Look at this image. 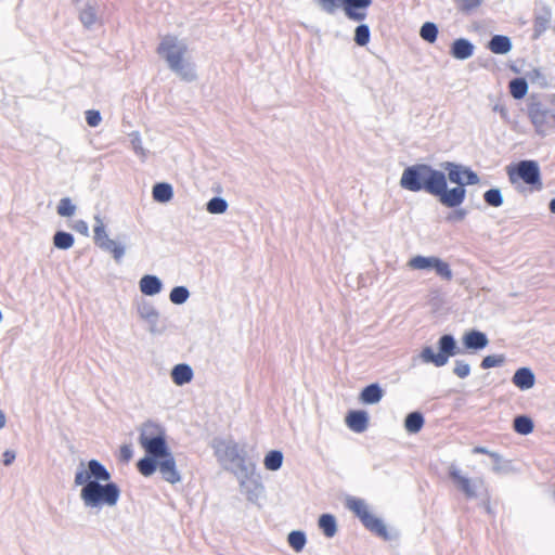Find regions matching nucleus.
Masks as SVG:
<instances>
[{
	"label": "nucleus",
	"instance_id": "f257e3e1",
	"mask_svg": "<svg viewBox=\"0 0 555 555\" xmlns=\"http://www.w3.org/2000/svg\"><path fill=\"white\" fill-rule=\"evenodd\" d=\"M111 473L100 461L92 459L87 464L80 462L74 482L81 486L80 499L86 508L101 509L117 504L120 489L115 482H111Z\"/></svg>",
	"mask_w": 555,
	"mask_h": 555
},
{
	"label": "nucleus",
	"instance_id": "f03ea898",
	"mask_svg": "<svg viewBox=\"0 0 555 555\" xmlns=\"http://www.w3.org/2000/svg\"><path fill=\"white\" fill-rule=\"evenodd\" d=\"M215 456L223 469L232 473L244 488L255 472L256 464L249 459L244 446L233 439H215L211 443Z\"/></svg>",
	"mask_w": 555,
	"mask_h": 555
},
{
	"label": "nucleus",
	"instance_id": "7ed1b4c3",
	"mask_svg": "<svg viewBox=\"0 0 555 555\" xmlns=\"http://www.w3.org/2000/svg\"><path fill=\"white\" fill-rule=\"evenodd\" d=\"M157 53L164 57L168 67L182 80L191 82L197 77L194 65L185 59L188 46L176 36H165L158 48Z\"/></svg>",
	"mask_w": 555,
	"mask_h": 555
},
{
	"label": "nucleus",
	"instance_id": "20e7f679",
	"mask_svg": "<svg viewBox=\"0 0 555 555\" xmlns=\"http://www.w3.org/2000/svg\"><path fill=\"white\" fill-rule=\"evenodd\" d=\"M444 172L428 164H415L406 167L400 178V186L411 192L425 191L435 195Z\"/></svg>",
	"mask_w": 555,
	"mask_h": 555
},
{
	"label": "nucleus",
	"instance_id": "39448f33",
	"mask_svg": "<svg viewBox=\"0 0 555 555\" xmlns=\"http://www.w3.org/2000/svg\"><path fill=\"white\" fill-rule=\"evenodd\" d=\"M373 0H320L319 4L323 12L335 14L341 9L346 17L353 22H362L367 16V9L372 5Z\"/></svg>",
	"mask_w": 555,
	"mask_h": 555
},
{
	"label": "nucleus",
	"instance_id": "423d86ee",
	"mask_svg": "<svg viewBox=\"0 0 555 555\" xmlns=\"http://www.w3.org/2000/svg\"><path fill=\"white\" fill-rule=\"evenodd\" d=\"M438 352H435L431 347H425L420 357L425 363H433L440 367L448 363L450 357L461 353L455 338L451 334L442 335L438 340Z\"/></svg>",
	"mask_w": 555,
	"mask_h": 555
},
{
	"label": "nucleus",
	"instance_id": "0eeeda50",
	"mask_svg": "<svg viewBox=\"0 0 555 555\" xmlns=\"http://www.w3.org/2000/svg\"><path fill=\"white\" fill-rule=\"evenodd\" d=\"M528 116L537 134L545 137L555 129V109L541 101H531L528 105Z\"/></svg>",
	"mask_w": 555,
	"mask_h": 555
},
{
	"label": "nucleus",
	"instance_id": "6e6552de",
	"mask_svg": "<svg viewBox=\"0 0 555 555\" xmlns=\"http://www.w3.org/2000/svg\"><path fill=\"white\" fill-rule=\"evenodd\" d=\"M507 176L512 184L521 180L537 191L543 188L540 167L534 160H520L515 166L507 167Z\"/></svg>",
	"mask_w": 555,
	"mask_h": 555
},
{
	"label": "nucleus",
	"instance_id": "1a4fd4ad",
	"mask_svg": "<svg viewBox=\"0 0 555 555\" xmlns=\"http://www.w3.org/2000/svg\"><path fill=\"white\" fill-rule=\"evenodd\" d=\"M449 476L455 487L465 495L466 499H476L478 490L483 487L482 478H469L463 475L462 470L455 465L449 466Z\"/></svg>",
	"mask_w": 555,
	"mask_h": 555
},
{
	"label": "nucleus",
	"instance_id": "9d476101",
	"mask_svg": "<svg viewBox=\"0 0 555 555\" xmlns=\"http://www.w3.org/2000/svg\"><path fill=\"white\" fill-rule=\"evenodd\" d=\"M94 243L104 251H108L113 255L116 262H120L125 256L126 248L124 245L116 243L111 240L105 231V225L100 217H95L94 225Z\"/></svg>",
	"mask_w": 555,
	"mask_h": 555
},
{
	"label": "nucleus",
	"instance_id": "9b49d317",
	"mask_svg": "<svg viewBox=\"0 0 555 555\" xmlns=\"http://www.w3.org/2000/svg\"><path fill=\"white\" fill-rule=\"evenodd\" d=\"M434 196H437L443 206L456 208L464 202L466 189L461 185L448 189L447 176L444 175Z\"/></svg>",
	"mask_w": 555,
	"mask_h": 555
},
{
	"label": "nucleus",
	"instance_id": "f8f14e48",
	"mask_svg": "<svg viewBox=\"0 0 555 555\" xmlns=\"http://www.w3.org/2000/svg\"><path fill=\"white\" fill-rule=\"evenodd\" d=\"M135 309L140 319L149 324V332L151 334L157 335L163 333V330L157 326L159 312L152 302L141 299L137 301Z\"/></svg>",
	"mask_w": 555,
	"mask_h": 555
},
{
	"label": "nucleus",
	"instance_id": "ddd939ff",
	"mask_svg": "<svg viewBox=\"0 0 555 555\" xmlns=\"http://www.w3.org/2000/svg\"><path fill=\"white\" fill-rule=\"evenodd\" d=\"M158 470L163 479L171 485L181 481V475L177 469L176 460L171 452L168 456L160 457L158 462Z\"/></svg>",
	"mask_w": 555,
	"mask_h": 555
},
{
	"label": "nucleus",
	"instance_id": "4468645a",
	"mask_svg": "<svg viewBox=\"0 0 555 555\" xmlns=\"http://www.w3.org/2000/svg\"><path fill=\"white\" fill-rule=\"evenodd\" d=\"M143 449L147 455H152L154 457H163L168 456L171 452L166 442L165 434L158 435L157 437H153L151 439L143 438Z\"/></svg>",
	"mask_w": 555,
	"mask_h": 555
},
{
	"label": "nucleus",
	"instance_id": "2eb2a0df",
	"mask_svg": "<svg viewBox=\"0 0 555 555\" xmlns=\"http://www.w3.org/2000/svg\"><path fill=\"white\" fill-rule=\"evenodd\" d=\"M347 426L354 433L361 434L369 427V415L363 410L350 411L346 416Z\"/></svg>",
	"mask_w": 555,
	"mask_h": 555
},
{
	"label": "nucleus",
	"instance_id": "dca6fc26",
	"mask_svg": "<svg viewBox=\"0 0 555 555\" xmlns=\"http://www.w3.org/2000/svg\"><path fill=\"white\" fill-rule=\"evenodd\" d=\"M475 46L465 38L455 39L450 49V54L460 61L469 59L474 54Z\"/></svg>",
	"mask_w": 555,
	"mask_h": 555
},
{
	"label": "nucleus",
	"instance_id": "f3484780",
	"mask_svg": "<svg viewBox=\"0 0 555 555\" xmlns=\"http://www.w3.org/2000/svg\"><path fill=\"white\" fill-rule=\"evenodd\" d=\"M488 344L489 339L487 335L478 330L468 331L463 336V345L467 349L481 350L486 348Z\"/></svg>",
	"mask_w": 555,
	"mask_h": 555
},
{
	"label": "nucleus",
	"instance_id": "a211bd4d",
	"mask_svg": "<svg viewBox=\"0 0 555 555\" xmlns=\"http://www.w3.org/2000/svg\"><path fill=\"white\" fill-rule=\"evenodd\" d=\"M440 167L448 173L447 181L449 180L451 183L465 186L464 172L466 166L453 162H443L440 164Z\"/></svg>",
	"mask_w": 555,
	"mask_h": 555
},
{
	"label": "nucleus",
	"instance_id": "6ab92c4d",
	"mask_svg": "<svg viewBox=\"0 0 555 555\" xmlns=\"http://www.w3.org/2000/svg\"><path fill=\"white\" fill-rule=\"evenodd\" d=\"M512 382L520 390H528L534 386L535 376L531 369L520 367L514 373Z\"/></svg>",
	"mask_w": 555,
	"mask_h": 555
},
{
	"label": "nucleus",
	"instance_id": "aec40b11",
	"mask_svg": "<svg viewBox=\"0 0 555 555\" xmlns=\"http://www.w3.org/2000/svg\"><path fill=\"white\" fill-rule=\"evenodd\" d=\"M139 287L143 295L154 296L162 292L163 283L158 276L145 274L141 278Z\"/></svg>",
	"mask_w": 555,
	"mask_h": 555
},
{
	"label": "nucleus",
	"instance_id": "412c9836",
	"mask_svg": "<svg viewBox=\"0 0 555 555\" xmlns=\"http://www.w3.org/2000/svg\"><path fill=\"white\" fill-rule=\"evenodd\" d=\"M384 397V390L377 383H373L364 387L359 396V399L364 404H376Z\"/></svg>",
	"mask_w": 555,
	"mask_h": 555
},
{
	"label": "nucleus",
	"instance_id": "4be33fe9",
	"mask_svg": "<svg viewBox=\"0 0 555 555\" xmlns=\"http://www.w3.org/2000/svg\"><path fill=\"white\" fill-rule=\"evenodd\" d=\"M487 48L494 54H507L513 48L509 37L504 35H494L487 43Z\"/></svg>",
	"mask_w": 555,
	"mask_h": 555
},
{
	"label": "nucleus",
	"instance_id": "5701e85b",
	"mask_svg": "<svg viewBox=\"0 0 555 555\" xmlns=\"http://www.w3.org/2000/svg\"><path fill=\"white\" fill-rule=\"evenodd\" d=\"M193 370L189 364L180 363L172 367L171 378L178 386H183L190 383L193 378Z\"/></svg>",
	"mask_w": 555,
	"mask_h": 555
},
{
	"label": "nucleus",
	"instance_id": "b1692460",
	"mask_svg": "<svg viewBox=\"0 0 555 555\" xmlns=\"http://www.w3.org/2000/svg\"><path fill=\"white\" fill-rule=\"evenodd\" d=\"M362 524L366 529H369L376 535L383 538L384 540L388 541L391 539V535L389 534L384 521L380 518L374 516L373 514H371L370 517Z\"/></svg>",
	"mask_w": 555,
	"mask_h": 555
},
{
	"label": "nucleus",
	"instance_id": "393cba45",
	"mask_svg": "<svg viewBox=\"0 0 555 555\" xmlns=\"http://www.w3.org/2000/svg\"><path fill=\"white\" fill-rule=\"evenodd\" d=\"M79 20L86 28H91L98 20L96 3L87 2L80 10Z\"/></svg>",
	"mask_w": 555,
	"mask_h": 555
},
{
	"label": "nucleus",
	"instance_id": "a878e982",
	"mask_svg": "<svg viewBox=\"0 0 555 555\" xmlns=\"http://www.w3.org/2000/svg\"><path fill=\"white\" fill-rule=\"evenodd\" d=\"M153 199L158 203H168L173 196V189L167 182H158L152 190Z\"/></svg>",
	"mask_w": 555,
	"mask_h": 555
},
{
	"label": "nucleus",
	"instance_id": "bb28decb",
	"mask_svg": "<svg viewBox=\"0 0 555 555\" xmlns=\"http://www.w3.org/2000/svg\"><path fill=\"white\" fill-rule=\"evenodd\" d=\"M347 507L353 512L357 517L361 520V522L365 521L371 513L366 503L362 499L350 498L347 500Z\"/></svg>",
	"mask_w": 555,
	"mask_h": 555
},
{
	"label": "nucleus",
	"instance_id": "cd10ccee",
	"mask_svg": "<svg viewBox=\"0 0 555 555\" xmlns=\"http://www.w3.org/2000/svg\"><path fill=\"white\" fill-rule=\"evenodd\" d=\"M425 420L421 412H411L405 416L404 428L410 434H417L424 426Z\"/></svg>",
	"mask_w": 555,
	"mask_h": 555
},
{
	"label": "nucleus",
	"instance_id": "c85d7f7f",
	"mask_svg": "<svg viewBox=\"0 0 555 555\" xmlns=\"http://www.w3.org/2000/svg\"><path fill=\"white\" fill-rule=\"evenodd\" d=\"M160 459L154 457L152 455L144 456L143 459L139 460L137 466L138 470L145 477H149L153 475L156 469H158V462Z\"/></svg>",
	"mask_w": 555,
	"mask_h": 555
},
{
	"label": "nucleus",
	"instance_id": "c756f323",
	"mask_svg": "<svg viewBox=\"0 0 555 555\" xmlns=\"http://www.w3.org/2000/svg\"><path fill=\"white\" fill-rule=\"evenodd\" d=\"M513 428L519 435H529L533 431L532 420L527 415H518L513 421Z\"/></svg>",
	"mask_w": 555,
	"mask_h": 555
},
{
	"label": "nucleus",
	"instance_id": "7c9ffc66",
	"mask_svg": "<svg viewBox=\"0 0 555 555\" xmlns=\"http://www.w3.org/2000/svg\"><path fill=\"white\" fill-rule=\"evenodd\" d=\"M437 259H438V257H435V256L425 257V256L417 255L409 260L408 266L414 270L434 269V266H435Z\"/></svg>",
	"mask_w": 555,
	"mask_h": 555
},
{
	"label": "nucleus",
	"instance_id": "2f4dec72",
	"mask_svg": "<svg viewBox=\"0 0 555 555\" xmlns=\"http://www.w3.org/2000/svg\"><path fill=\"white\" fill-rule=\"evenodd\" d=\"M163 434H165V433L159 425L155 424L154 422L147 421L141 427L139 442H140L141 447H143V441H144L143 438L144 437L146 439H151L153 437H157L158 435H163Z\"/></svg>",
	"mask_w": 555,
	"mask_h": 555
},
{
	"label": "nucleus",
	"instance_id": "473e14b6",
	"mask_svg": "<svg viewBox=\"0 0 555 555\" xmlns=\"http://www.w3.org/2000/svg\"><path fill=\"white\" fill-rule=\"evenodd\" d=\"M319 527L327 538H332L337 532L336 519L331 514H323L319 518Z\"/></svg>",
	"mask_w": 555,
	"mask_h": 555
},
{
	"label": "nucleus",
	"instance_id": "72a5a7b5",
	"mask_svg": "<svg viewBox=\"0 0 555 555\" xmlns=\"http://www.w3.org/2000/svg\"><path fill=\"white\" fill-rule=\"evenodd\" d=\"M552 13L548 9L544 10V12L534 18L533 31L534 38L540 37L547 28L551 23Z\"/></svg>",
	"mask_w": 555,
	"mask_h": 555
},
{
	"label": "nucleus",
	"instance_id": "f704fd0d",
	"mask_svg": "<svg viewBox=\"0 0 555 555\" xmlns=\"http://www.w3.org/2000/svg\"><path fill=\"white\" fill-rule=\"evenodd\" d=\"M283 453L279 450L268 452L263 460V465L268 470L275 472L281 468L283 464Z\"/></svg>",
	"mask_w": 555,
	"mask_h": 555
},
{
	"label": "nucleus",
	"instance_id": "c9c22d12",
	"mask_svg": "<svg viewBox=\"0 0 555 555\" xmlns=\"http://www.w3.org/2000/svg\"><path fill=\"white\" fill-rule=\"evenodd\" d=\"M509 92L514 99L520 100L528 92V83L525 78H515L509 81Z\"/></svg>",
	"mask_w": 555,
	"mask_h": 555
},
{
	"label": "nucleus",
	"instance_id": "e433bc0d",
	"mask_svg": "<svg viewBox=\"0 0 555 555\" xmlns=\"http://www.w3.org/2000/svg\"><path fill=\"white\" fill-rule=\"evenodd\" d=\"M287 542L295 552H300L306 545L307 538L304 531L294 530L288 533Z\"/></svg>",
	"mask_w": 555,
	"mask_h": 555
},
{
	"label": "nucleus",
	"instance_id": "4c0bfd02",
	"mask_svg": "<svg viewBox=\"0 0 555 555\" xmlns=\"http://www.w3.org/2000/svg\"><path fill=\"white\" fill-rule=\"evenodd\" d=\"M228 202L223 197H212L206 204V210L211 215L224 214L228 209Z\"/></svg>",
	"mask_w": 555,
	"mask_h": 555
},
{
	"label": "nucleus",
	"instance_id": "58836bf2",
	"mask_svg": "<svg viewBox=\"0 0 555 555\" xmlns=\"http://www.w3.org/2000/svg\"><path fill=\"white\" fill-rule=\"evenodd\" d=\"M241 490L246 494V499L249 502L256 503L263 492V486L256 481L250 483L246 481L245 487H241Z\"/></svg>",
	"mask_w": 555,
	"mask_h": 555
},
{
	"label": "nucleus",
	"instance_id": "ea45409f",
	"mask_svg": "<svg viewBox=\"0 0 555 555\" xmlns=\"http://www.w3.org/2000/svg\"><path fill=\"white\" fill-rule=\"evenodd\" d=\"M74 236L65 231H57L53 236V244L59 249H68L74 245Z\"/></svg>",
	"mask_w": 555,
	"mask_h": 555
},
{
	"label": "nucleus",
	"instance_id": "a19ab883",
	"mask_svg": "<svg viewBox=\"0 0 555 555\" xmlns=\"http://www.w3.org/2000/svg\"><path fill=\"white\" fill-rule=\"evenodd\" d=\"M420 36L423 40L434 43L438 37V27L433 22H426L420 29Z\"/></svg>",
	"mask_w": 555,
	"mask_h": 555
},
{
	"label": "nucleus",
	"instance_id": "79ce46f5",
	"mask_svg": "<svg viewBox=\"0 0 555 555\" xmlns=\"http://www.w3.org/2000/svg\"><path fill=\"white\" fill-rule=\"evenodd\" d=\"M371 38V31L370 27L366 24H360L354 29V42L360 46L364 47L369 43Z\"/></svg>",
	"mask_w": 555,
	"mask_h": 555
},
{
	"label": "nucleus",
	"instance_id": "37998d69",
	"mask_svg": "<svg viewBox=\"0 0 555 555\" xmlns=\"http://www.w3.org/2000/svg\"><path fill=\"white\" fill-rule=\"evenodd\" d=\"M483 199L491 207H500L504 202L502 192L498 188L486 191L483 194Z\"/></svg>",
	"mask_w": 555,
	"mask_h": 555
},
{
	"label": "nucleus",
	"instance_id": "c03bdc74",
	"mask_svg": "<svg viewBox=\"0 0 555 555\" xmlns=\"http://www.w3.org/2000/svg\"><path fill=\"white\" fill-rule=\"evenodd\" d=\"M129 138L131 147L135 155H138L142 160H145L147 157V150H145L142 145L140 133L138 131H133L129 134Z\"/></svg>",
	"mask_w": 555,
	"mask_h": 555
},
{
	"label": "nucleus",
	"instance_id": "a18cd8bd",
	"mask_svg": "<svg viewBox=\"0 0 555 555\" xmlns=\"http://www.w3.org/2000/svg\"><path fill=\"white\" fill-rule=\"evenodd\" d=\"M190 297V292L185 286H176L170 291L169 299L175 305L184 304Z\"/></svg>",
	"mask_w": 555,
	"mask_h": 555
},
{
	"label": "nucleus",
	"instance_id": "49530a36",
	"mask_svg": "<svg viewBox=\"0 0 555 555\" xmlns=\"http://www.w3.org/2000/svg\"><path fill=\"white\" fill-rule=\"evenodd\" d=\"M434 270L441 279H443L446 281H451L453 278V273H452V270L450 269L449 263L441 260L440 258L437 259V261L434 266Z\"/></svg>",
	"mask_w": 555,
	"mask_h": 555
},
{
	"label": "nucleus",
	"instance_id": "de8ad7c7",
	"mask_svg": "<svg viewBox=\"0 0 555 555\" xmlns=\"http://www.w3.org/2000/svg\"><path fill=\"white\" fill-rule=\"evenodd\" d=\"M76 206L72 203L69 197H64L59 202L57 214L62 217H70L75 214Z\"/></svg>",
	"mask_w": 555,
	"mask_h": 555
},
{
	"label": "nucleus",
	"instance_id": "09e8293b",
	"mask_svg": "<svg viewBox=\"0 0 555 555\" xmlns=\"http://www.w3.org/2000/svg\"><path fill=\"white\" fill-rule=\"evenodd\" d=\"M528 79L542 88L548 86V80L544 73L539 68H533L530 72L527 73Z\"/></svg>",
	"mask_w": 555,
	"mask_h": 555
},
{
	"label": "nucleus",
	"instance_id": "8fccbe9b",
	"mask_svg": "<svg viewBox=\"0 0 555 555\" xmlns=\"http://www.w3.org/2000/svg\"><path fill=\"white\" fill-rule=\"evenodd\" d=\"M505 362L504 354H491L487 356L482 359L480 366L482 369H491L495 366H501Z\"/></svg>",
	"mask_w": 555,
	"mask_h": 555
},
{
	"label": "nucleus",
	"instance_id": "3c124183",
	"mask_svg": "<svg viewBox=\"0 0 555 555\" xmlns=\"http://www.w3.org/2000/svg\"><path fill=\"white\" fill-rule=\"evenodd\" d=\"M482 1L483 0H456V8L459 11L467 14L480 7Z\"/></svg>",
	"mask_w": 555,
	"mask_h": 555
},
{
	"label": "nucleus",
	"instance_id": "603ef678",
	"mask_svg": "<svg viewBox=\"0 0 555 555\" xmlns=\"http://www.w3.org/2000/svg\"><path fill=\"white\" fill-rule=\"evenodd\" d=\"M453 373L460 378H466L470 374V365L464 360H456Z\"/></svg>",
	"mask_w": 555,
	"mask_h": 555
},
{
	"label": "nucleus",
	"instance_id": "864d4df0",
	"mask_svg": "<svg viewBox=\"0 0 555 555\" xmlns=\"http://www.w3.org/2000/svg\"><path fill=\"white\" fill-rule=\"evenodd\" d=\"M86 120L90 127H98L102 120V117L99 111L89 109L86 112Z\"/></svg>",
	"mask_w": 555,
	"mask_h": 555
},
{
	"label": "nucleus",
	"instance_id": "5fc2aeb1",
	"mask_svg": "<svg viewBox=\"0 0 555 555\" xmlns=\"http://www.w3.org/2000/svg\"><path fill=\"white\" fill-rule=\"evenodd\" d=\"M479 181H480L479 176L475 171H473L469 167H466L465 172H464L465 186L478 184Z\"/></svg>",
	"mask_w": 555,
	"mask_h": 555
},
{
	"label": "nucleus",
	"instance_id": "6e6d98bb",
	"mask_svg": "<svg viewBox=\"0 0 555 555\" xmlns=\"http://www.w3.org/2000/svg\"><path fill=\"white\" fill-rule=\"evenodd\" d=\"M472 452L474 454H487L489 455L494 462H502V456L496 453V452H493V451H490L488 450L487 448L485 447H475Z\"/></svg>",
	"mask_w": 555,
	"mask_h": 555
},
{
	"label": "nucleus",
	"instance_id": "4d7b16f0",
	"mask_svg": "<svg viewBox=\"0 0 555 555\" xmlns=\"http://www.w3.org/2000/svg\"><path fill=\"white\" fill-rule=\"evenodd\" d=\"M467 215V210L463 208H459L453 210L449 216L447 217L448 221H463Z\"/></svg>",
	"mask_w": 555,
	"mask_h": 555
},
{
	"label": "nucleus",
	"instance_id": "13d9d810",
	"mask_svg": "<svg viewBox=\"0 0 555 555\" xmlns=\"http://www.w3.org/2000/svg\"><path fill=\"white\" fill-rule=\"evenodd\" d=\"M133 455V451H132V448L131 446L129 444H124L120 447V460L124 461V462H128L131 460Z\"/></svg>",
	"mask_w": 555,
	"mask_h": 555
},
{
	"label": "nucleus",
	"instance_id": "bf43d9fd",
	"mask_svg": "<svg viewBox=\"0 0 555 555\" xmlns=\"http://www.w3.org/2000/svg\"><path fill=\"white\" fill-rule=\"evenodd\" d=\"M73 229L83 235H88L89 233V227L83 220H77L73 225Z\"/></svg>",
	"mask_w": 555,
	"mask_h": 555
},
{
	"label": "nucleus",
	"instance_id": "052dcab7",
	"mask_svg": "<svg viewBox=\"0 0 555 555\" xmlns=\"http://www.w3.org/2000/svg\"><path fill=\"white\" fill-rule=\"evenodd\" d=\"M15 457H16V454L14 451H12V450L4 451L2 454L3 464L5 466H10L14 462Z\"/></svg>",
	"mask_w": 555,
	"mask_h": 555
},
{
	"label": "nucleus",
	"instance_id": "680f3d73",
	"mask_svg": "<svg viewBox=\"0 0 555 555\" xmlns=\"http://www.w3.org/2000/svg\"><path fill=\"white\" fill-rule=\"evenodd\" d=\"M493 472L496 473V474H500L502 472H504V467L501 465V462H494V466H493Z\"/></svg>",
	"mask_w": 555,
	"mask_h": 555
},
{
	"label": "nucleus",
	"instance_id": "e2e57ef3",
	"mask_svg": "<svg viewBox=\"0 0 555 555\" xmlns=\"http://www.w3.org/2000/svg\"><path fill=\"white\" fill-rule=\"evenodd\" d=\"M7 420L5 414L0 410V429L5 426Z\"/></svg>",
	"mask_w": 555,
	"mask_h": 555
},
{
	"label": "nucleus",
	"instance_id": "0e129e2a",
	"mask_svg": "<svg viewBox=\"0 0 555 555\" xmlns=\"http://www.w3.org/2000/svg\"><path fill=\"white\" fill-rule=\"evenodd\" d=\"M548 209L552 214L555 215V198L551 199V202L548 203Z\"/></svg>",
	"mask_w": 555,
	"mask_h": 555
},
{
	"label": "nucleus",
	"instance_id": "69168bd1",
	"mask_svg": "<svg viewBox=\"0 0 555 555\" xmlns=\"http://www.w3.org/2000/svg\"><path fill=\"white\" fill-rule=\"evenodd\" d=\"M494 111H501V112H503V111H504V108H503V107H500L499 105H495V106H494Z\"/></svg>",
	"mask_w": 555,
	"mask_h": 555
},
{
	"label": "nucleus",
	"instance_id": "338daca9",
	"mask_svg": "<svg viewBox=\"0 0 555 555\" xmlns=\"http://www.w3.org/2000/svg\"><path fill=\"white\" fill-rule=\"evenodd\" d=\"M3 317H2V312L0 311V322L2 321Z\"/></svg>",
	"mask_w": 555,
	"mask_h": 555
}]
</instances>
